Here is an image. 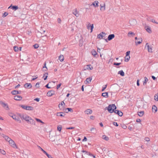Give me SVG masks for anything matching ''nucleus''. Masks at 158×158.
<instances>
[{
	"label": "nucleus",
	"mask_w": 158,
	"mask_h": 158,
	"mask_svg": "<svg viewBox=\"0 0 158 158\" xmlns=\"http://www.w3.org/2000/svg\"><path fill=\"white\" fill-rule=\"evenodd\" d=\"M147 47L148 49V51L149 52H152V48H150L149 46L148 45V43H147L146 44L145 47Z\"/></svg>",
	"instance_id": "16"
},
{
	"label": "nucleus",
	"mask_w": 158,
	"mask_h": 158,
	"mask_svg": "<svg viewBox=\"0 0 158 158\" xmlns=\"http://www.w3.org/2000/svg\"><path fill=\"white\" fill-rule=\"evenodd\" d=\"M11 117H12L13 119L19 122H21V120L20 119L19 117L16 116L15 115L12 114H11L9 115Z\"/></svg>",
	"instance_id": "5"
},
{
	"label": "nucleus",
	"mask_w": 158,
	"mask_h": 158,
	"mask_svg": "<svg viewBox=\"0 0 158 158\" xmlns=\"http://www.w3.org/2000/svg\"><path fill=\"white\" fill-rule=\"evenodd\" d=\"M43 69L45 68V69H44V71H46L48 69L47 68V67L46 66V62H45V63H44V66H43Z\"/></svg>",
	"instance_id": "41"
},
{
	"label": "nucleus",
	"mask_w": 158,
	"mask_h": 158,
	"mask_svg": "<svg viewBox=\"0 0 158 158\" xmlns=\"http://www.w3.org/2000/svg\"><path fill=\"white\" fill-rule=\"evenodd\" d=\"M65 105V104L64 101H62L61 102V103H60L58 105V107L60 110H64V108Z\"/></svg>",
	"instance_id": "6"
},
{
	"label": "nucleus",
	"mask_w": 158,
	"mask_h": 158,
	"mask_svg": "<svg viewBox=\"0 0 158 158\" xmlns=\"http://www.w3.org/2000/svg\"><path fill=\"white\" fill-rule=\"evenodd\" d=\"M4 138L6 141L8 142L11 139L7 135L5 136V137Z\"/></svg>",
	"instance_id": "36"
},
{
	"label": "nucleus",
	"mask_w": 158,
	"mask_h": 158,
	"mask_svg": "<svg viewBox=\"0 0 158 158\" xmlns=\"http://www.w3.org/2000/svg\"><path fill=\"white\" fill-rule=\"evenodd\" d=\"M90 131L93 134H96L97 133V130L95 128L93 127L91 128Z\"/></svg>",
	"instance_id": "20"
},
{
	"label": "nucleus",
	"mask_w": 158,
	"mask_h": 158,
	"mask_svg": "<svg viewBox=\"0 0 158 158\" xmlns=\"http://www.w3.org/2000/svg\"><path fill=\"white\" fill-rule=\"evenodd\" d=\"M92 54V55L94 56L95 57L97 55V53L96 51L94 50L93 49L91 52Z\"/></svg>",
	"instance_id": "23"
},
{
	"label": "nucleus",
	"mask_w": 158,
	"mask_h": 158,
	"mask_svg": "<svg viewBox=\"0 0 158 158\" xmlns=\"http://www.w3.org/2000/svg\"><path fill=\"white\" fill-rule=\"evenodd\" d=\"M48 73H45L44 75V76L43 77H44V80H46L47 79V78L48 77Z\"/></svg>",
	"instance_id": "34"
},
{
	"label": "nucleus",
	"mask_w": 158,
	"mask_h": 158,
	"mask_svg": "<svg viewBox=\"0 0 158 158\" xmlns=\"http://www.w3.org/2000/svg\"><path fill=\"white\" fill-rule=\"evenodd\" d=\"M11 7L12 9L15 10H16L18 9V6H12L11 5L8 8H10Z\"/></svg>",
	"instance_id": "18"
},
{
	"label": "nucleus",
	"mask_w": 158,
	"mask_h": 158,
	"mask_svg": "<svg viewBox=\"0 0 158 158\" xmlns=\"http://www.w3.org/2000/svg\"><path fill=\"white\" fill-rule=\"evenodd\" d=\"M121 63H116V62H114V63L113 64L114 65H120V64H121Z\"/></svg>",
	"instance_id": "50"
},
{
	"label": "nucleus",
	"mask_w": 158,
	"mask_h": 158,
	"mask_svg": "<svg viewBox=\"0 0 158 158\" xmlns=\"http://www.w3.org/2000/svg\"><path fill=\"white\" fill-rule=\"evenodd\" d=\"M81 152H85V154H88V153H89V152H88V151H85V150H83L82 151H81Z\"/></svg>",
	"instance_id": "57"
},
{
	"label": "nucleus",
	"mask_w": 158,
	"mask_h": 158,
	"mask_svg": "<svg viewBox=\"0 0 158 158\" xmlns=\"http://www.w3.org/2000/svg\"><path fill=\"white\" fill-rule=\"evenodd\" d=\"M138 114L139 116L140 117H142L143 116L144 114V112L143 111H141L139 112H138Z\"/></svg>",
	"instance_id": "29"
},
{
	"label": "nucleus",
	"mask_w": 158,
	"mask_h": 158,
	"mask_svg": "<svg viewBox=\"0 0 158 158\" xmlns=\"http://www.w3.org/2000/svg\"><path fill=\"white\" fill-rule=\"evenodd\" d=\"M107 108V110L110 113L114 112L120 116H122L123 115V113L118 110H114L116 109V107L114 104L109 105Z\"/></svg>",
	"instance_id": "1"
},
{
	"label": "nucleus",
	"mask_w": 158,
	"mask_h": 158,
	"mask_svg": "<svg viewBox=\"0 0 158 158\" xmlns=\"http://www.w3.org/2000/svg\"><path fill=\"white\" fill-rule=\"evenodd\" d=\"M86 66V69H87L92 70L93 69V67L91 64L87 65Z\"/></svg>",
	"instance_id": "26"
},
{
	"label": "nucleus",
	"mask_w": 158,
	"mask_h": 158,
	"mask_svg": "<svg viewBox=\"0 0 158 158\" xmlns=\"http://www.w3.org/2000/svg\"><path fill=\"white\" fill-rule=\"evenodd\" d=\"M0 104L4 108H6V109L8 110L9 109L7 103L3 102L2 101H0Z\"/></svg>",
	"instance_id": "7"
},
{
	"label": "nucleus",
	"mask_w": 158,
	"mask_h": 158,
	"mask_svg": "<svg viewBox=\"0 0 158 158\" xmlns=\"http://www.w3.org/2000/svg\"><path fill=\"white\" fill-rule=\"evenodd\" d=\"M0 152L3 155H5L6 154V152L0 148Z\"/></svg>",
	"instance_id": "39"
},
{
	"label": "nucleus",
	"mask_w": 158,
	"mask_h": 158,
	"mask_svg": "<svg viewBox=\"0 0 158 158\" xmlns=\"http://www.w3.org/2000/svg\"><path fill=\"white\" fill-rule=\"evenodd\" d=\"M90 24L89 23V24L87 25V28L89 29L90 27Z\"/></svg>",
	"instance_id": "59"
},
{
	"label": "nucleus",
	"mask_w": 158,
	"mask_h": 158,
	"mask_svg": "<svg viewBox=\"0 0 158 158\" xmlns=\"http://www.w3.org/2000/svg\"><path fill=\"white\" fill-rule=\"evenodd\" d=\"M154 99L156 101H158V93L156 94L154 96Z\"/></svg>",
	"instance_id": "40"
},
{
	"label": "nucleus",
	"mask_w": 158,
	"mask_h": 158,
	"mask_svg": "<svg viewBox=\"0 0 158 158\" xmlns=\"http://www.w3.org/2000/svg\"><path fill=\"white\" fill-rule=\"evenodd\" d=\"M102 96L105 98H107L108 97V93L107 92L103 93L102 94Z\"/></svg>",
	"instance_id": "24"
},
{
	"label": "nucleus",
	"mask_w": 158,
	"mask_h": 158,
	"mask_svg": "<svg viewBox=\"0 0 158 158\" xmlns=\"http://www.w3.org/2000/svg\"><path fill=\"white\" fill-rule=\"evenodd\" d=\"M125 58V61L127 62L130 60V56H128L127 58H126V56Z\"/></svg>",
	"instance_id": "42"
},
{
	"label": "nucleus",
	"mask_w": 158,
	"mask_h": 158,
	"mask_svg": "<svg viewBox=\"0 0 158 158\" xmlns=\"http://www.w3.org/2000/svg\"><path fill=\"white\" fill-rule=\"evenodd\" d=\"M92 79L91 77H89L87 78L86 79V81L87 83H89V82H91Z\"/></svg>",
	"instance_id": "32"
},
{
	"label": "nucleus",
	"mask_w": 158,
	"mask_h": 158,
	"mask_svg": "<svg viewBox=\"0 0 158 158\" xmlns=\"http://www.w3.org/2000/svg\"><path fill=\"white\" fill-rule=\"evenodd\" d=\"M72 13L77 17H79L80 15L79 12L77 11L76 8L74 10Z\"/></svg>",
	"instance_id": "8"
},
{
	"label": "nucleus",
	"mask_w": 158,
	"mask_h": 158,
	"mask_svg": "<svg viewBox=\"0 0 158 158\" xmlns=\"http://www.w3.org/2000/svg\"><path fill=\"white\" fill-rule=\"evenodd\" d=\"M40 83L39 82H37L36 85H35V86L37 88H39V85Z\"/></svg>",
	"instance_id": "52"
},
{
	"label": "nucleus",
	"mask_w": 158,
	"mask_h": 158,
	"mask_svg": "<svg viewBox=\"0 0 158 158\" xmlns=\"http://www.w3.org/2000/svg\"><path fill=\"white\" fill-rule=\"evenodd\" d=\"M130 53V51H128L127 52H126V56H129Z\"/></svg>",
	"instance_id": "56"
},
{
	"label": "nucleus",
	"mask_w": 158,
	"mask_h": 158,
	"mask_svg": "<svg viewBox=\"0 0 158 158\" xmlns=\"http://www.w3.org/2000/svg\"><path fill=\"white\" fill-rule=\"evenodd\" d=\"M35 119L37 122L44 123L43 121H42L41 120L36 118H35Z\"/></svg>",
	"instance_id": "45"
},
{
	"label": "nucleus",
	"mask_w": 158,
	"mask_h": 158,
	"mask_svg": "<svg viewBox=\"0 0 158 158\" xmlns=\"http://www.w3.org/2000/svg\"><path fill=\"white\" fill-rule=\"evenodd\" d=\"M55 93V92L54 90H50L47 93V95L48 97H51L53 95H54Z\"/></svg>",
	"instance_id": "11"
},
{
	"label": "nucleus",
	"mask_w": 158,
	"mask_h": 158,
	"mask_svg": "<svg viewBox=\"0 0 158 158\" xmlns=\"http://www.w3.org/2000/svg\"><path fill=\"white\" fill-rule=\"evenodd\" d=\"M151 21L153 23H155L156 24H158V23L156 22V21H155V20H154V19H152L151 20Z\"/></svg>",
	"instance_id": "55"
},
{
	"label": "nucleus",
	"mask_w": 158,
	"mask_h": 158,
	"mask_svg": "<svg viewBox=\"0 0 158 158\" xmlns=\"http://www.w3.org/2000/svg\"><path fill=\"white\" fill-rule=\"evenodd\" d=\"M62 129V127H59L58 126L57 128V129L58 130L60 131Z\"/></svg>",
	"instance_id": "53"
},
{
	"label": "nucleus",
	"mask_w": 158,
	"mask_h": 158,
	"mask_svg": "<svg viewBox=\"0 0 158 158\" xmlns=\"http://www.w3.org/2000/svg\"><path fill=\"white\" fill-rule=\"evenodd\" d=\"M74 128V127H67L66 128V129H73Z\"/></svg>",
	"instance_id": "58"
},
{
	"label": "nucleus",
	"mask_w": 158,
	"mask_h": 158,
	"mask_svg": "<svg viewBox=\"0 0 158 158\" xmlns=\"http://www.w3.org/2000/svg\"><path fill=\"white\" fill-rule=\"evenodd\" d=\"M13 49L14 51L15 52H17L19 50V48L17 46H14Z\"/></svg>",
	"instance_id": "38"
},
{
	"label": "nucleus",
	"mask_w": 158,
	"mask_h": 158,
	"mask_svg": "<svg viewBox=\"0 0 158 158\" xmlns=\"http://www.w3.org/2000/svg\"><path fill=\"white\" fill-rule=\"evenodd\" d=\"M8 15V13L6 12H5L2 15V17H5L6 16H7Z\"/></svg>",
	"instance_id": "49"
},
{
	"label": "nucleus",
	"mask_w": 158,
	"mask_h": 158,
	"mask_svg": "<svg viewBox=\"0 0 158 158\" xmlns=\"http://www.w3.org/2000/svg\"><path fill=\"white\" fill-rule=\"evenodd\" d=\"M113 125L115 126L116 127H118V124L116 122H114L113 123Z\"/></svg>",
	"instance_id": "51"
},
{
	"label": "nucleus",
	"mask_w": 158,
	"mask_h": 158,
	"mask_svg": "<svg viewBox=\"0 0 158 158\" xmlns=\"http://www.w3.org/2000/svg\"><path fill=\"white\" fill-rule=\"evenodd\" d=\"M61 85V83H60V84H58L57 86V87H56L57 89H58V88H59L60 87Z\"/></svg>",
	"instance_id": "62"
},
{
	"label": "nucleus",
	"mask_w": 158,
	"mask_h": 158,
	"mask_svg": "<svg viewBox=\"0 0 158 158\" xmlns=\"http://www.w3.org/2000/svg\"><path fill=\"white\" fill-rule=\"evenodd\" d=\"M11 94L13 95H16L18 94H19V93L18 91H16V90H14L12 91Z\"/></svg>",
	"instance_id": "25"
},
{
	"label": "nucleus",
	"mask_w": 158,
	"mask_h": 158,
	"mask_svg": "<svg viewBox=\"0 0 158 158\" xmlns=\"http://www.w3.org/2000/svg\"><path fill=\"white\" fill-rule=\"evenodd\" d=\"M57 22L59 23H61V19L60 18H58L57 19Z\"/></svg>",
	"instance_id": "61"
},
{
	"label": "nucleus",
	"mask_w": 158,
	"mask_h": 158,
	"mask_svg": "<svg viewBox=\"0 0 158 158\" xmlns=\"http://www.w3.org/2000/svg\"><path fill=\"white\" fill-rule=\"evenodd\" d=\"M90 29H91V31L90 32H92L93 31V30L94 28V25L93 24H91L90 25Z\"/></svg>",
	"instance_id": "43"
},
{
	"label": "nucleus",
	"mask_w": 158,
	"mask_h": 158,
	"mask_svg": "<svg viewBox=\"0 0 158 158\" xmlns=\"http://www.w3.org/2000/svg\"><path fill=\"white\" fill-rule=\"evenodd\" d=\"M138 40H139V41L135 42V44L136 45L140 44L142 42V38H138Z\"/></svg>",
	"instance_id": "21"
},
{
	"label": "nucleus",
	"mask_w": 158,
	"mask_h": 158,
	"mask_svg": "<svg viewBox=\"0 0 158 158\" xmlns=\"http://www.w3.org/2000/svg\"><path fill=\"white\" fill-rule=\"evenodd\" d=\"M90 118L91 119L93 120L94 118V116L93 115H91L90 116Z\"/></svg>",
	"instance_id": "60"
},
{
	"label": "nucleus",
	"mask_w": 158,
	"mask_h": 158,
	"mask_svg": "<svg viewBox=\"0 0 158 158\" xmlns=\"http://www.w3.org/2000/svg\"><path fill=\"white\" fill-rule=\"evenodd\" d=\"M8 142L9 143V145L12 147L14 148L17 147L15 142L11 139L9 140Z\"/></svg>",
	"instance_id": "4"
},
{
	"label": "nucleus",
	"mask_w": 158,
	"mask_h": 158,
	"mask_svg": "<svg viewBox=\"0 0 158 158\" xmlns=\"http://www.w3.org/2000/svg\"><path fill=\"white\" fill-rule=\"evenodd\" d=\"M84 113L86 114H91L93 113L92 110L90 109H87L84 111Z\"/></svg>",
	"instance_id": "9"
},
{
	"label": "nucleus",
	"mask_w": 158,
	"mask_h": 158,
	"mask_svg": "<svg viewBox=\"0 0 158 158\" xmlns=\"http://www.w3.org/2000/svg\"><path fill=\"white\" fill-rule=\"evenodd\" d=\"M118 74H120L122 76H123L124 75V73L122 70L118 71Z\"/></svg>",
	"instance_id": "27"
},
{
	"label": "nucleus",
	"mask_w": 158,
	"mask_h": 158,
	"mask_svg": "<svg viewBox=\"0 0 158 158\" xmlns=\"http://www.w3.org/2000/svg\"><path fill=\"white\" fill-rule=\"evenodd\" d=\"M22 99V97L20 95H15L14 97V99L17 101H20Z\"/></svg>",
	"instance_id": "13"
},
{
	"label": "nucleus",
	"mask_w": 158,
	"mask_h": 158,
	"mask_svg": "<svg viewBox=\"0 0 158 158\" xmlns=\"http://www.w3.org/2000/svg\"><path fill=\"white\" fill-rule=\"evenodd\" d=\"M115 37V35L114 34H110L108 35V37L107 40L109 41L112 40ZM105 40L106 42H107V39H105Z\"/></svg>",
	"instance_id": "10"
},
{
	"label": "nucleus",
	"mask_w": 158,
	"mask_h": 158,
	"mask_svg": "<svg viewBox=\"0 0 158 158\" xmlns=\"http://www.w3.org/2000/svg\"><path fill=\"white\" fill-rule=\"evenodd\" d=\"M56 115L61 117H64L65 116V114L62 112H58L56 113Z\"/></svg>",
	"instance_id": "15"
},
{
	"label": "nucleus",
	"mask_w": 158,
	"mask_h": 158,
	"mask_svg": "<svg viewBox=\"0 0 158 158\" xmlns=\"http://www.w3.org/2000/svg\"><path fill=\"white\" fill-rule=\"evenodd\" d=\"M102 138L106 141L109 140V138L106 135H103L102 136Z\"/></svg>",
	"instance_id": "33"
},
{
	"label": "nucleus",
	"mask_w": 158,
	"mask_h": 158,
	"mask_svg": "<svg viewBox=\"0 0 158 158\" xmlns=\"http://www.w3.org/2000/svg\"><path fill=\"white\" fill-rule=\"evenodd\" d=\"M97 38L99 39H103L102 34V32L100 33L98 35Z\"/></svg>",
	"instance_id": "28"
},
{
	"label": "nucleus",
	"mask_w": 158,
	"mask_h": 158,
	"mask_svg": "<svg viewBox=\"0 0 158 158\" xmlns=\"http://www.w3.org/2000/svg\"><path fill=\"white\" fill-rule=\"evenodd\" d=\"M152 110L153 112H154L155 113H156L157 110V107L155 105H153L152 106Z\"/></svg>",
	"instance_id": "17"
},
{
	"label": "nucleus",
	"mask_w": 158,
	"mask_h": 158,
	"mask_svg": "<svg viewBox=\"0 0 158 158\" xmlns=\"http://www.w3.org/2000/svg\"><path fill=\"white\" fill-rule=\"evenodd\" d=\"M106 87H107V85H104L102 87V91H104V90L106 88Z\"/></svg>",
	"instance_id": "46"
},
{
	"label": "nucleus",
	"mask_w": 158,
	"mask_h": 158,
	"mask_svg": "<svg viewBox=\"0 0 158 158\" xmlns=\"http://www.w3.org/2000/svg\"><path fill=\"white\" fill-rule=\"evenodd\" d=\"M20 106L24 109L28 110H33L34 108L31 106H28L24 105H20Z\"/></svg>",
	"instance_id": "2"
},
{
	"label": "nucleus",
	"mask_w": 158,
	"mask_h": 158,
	"mask_svg": "<svg viewBox=\"0 0 158 158\" xmlns=\"http://www.w3.org/2000/svg\"><path fill=\"white\" fill-rule=\"evenodd\" d=\"M64 110H65V112L66 113H68V112L69 111L71 112H73V110L71 108H67L66 109H65Z\"/></svg>",
	"instance_id": "22"
},
{
	"label": "nucleus",
	"mask_w": 158,
	"mask_h": 158,
	"mask_svg": "<svg viewBox=\"0 0 158 158\" xmlns=\"http://www.w3.org/2000/svg\"><path fill=\"white\" fill-rule=\"evenodd\" d=\"M146 31L149 33H151L152 32V30L150 27H148L146 29Z\"/></svg>",
	"instance_id": "31"
},
{
	"label": "nucleus",
	"mask_w": 158,
	"mask_h": 158,
	"mask_svg": "<svg viewBox=\"0 0 158 158\" xmlns=\"http://www.w3.org/2000/svg\"><path fill=\"white\" fill-rule=\"evenodd\" d=\"M130 35H135V34L133 33V32H131V31H130L128 32V36H130Z\"/></svg>",
	"instance_id": "47"
},
{
	"label": "nucleus",
	"mask_w": 158,
	"mask_h": 158,
	"mask_svg": "<svg viewBox=\"0 0 158 158\" xmlns=\"http://www.w3.org/2000/svg\"><path fill=\"white\" fill-rule=\"evenodd\" d=\"M34 48H37L39 47V46L38 44H35L33 45Z\"/></svg>",
	"instance_id": "48"
},
{
	"label": "nucleus",
	"mask_w": 158,
	"mask_h": 158,
	"mask_svg": "<svg viewBox=\"0 0 158 158\" xmlns=\"http://www.w3.org/2000/svg\"><path fill=\"white\" fill-rule=\"evenodd\" d=\"M98 1H95L92 3L91 5H93L95 7H98Z\"/></svg>",
	"instance_id": "19"
},
{
	"label": "nucleus",
	"mask_w": 158,
	"mask_h": 158,
	"mask_svg": "<svg viewBox=\"0 0 158 158\" xmlns=\"http://www.w3.org/2000/svg\"><path fill=\"white\" fill-rule=\"evenodd\" d=\"M87 141V138L86 137H84L83 139L82 140L83 141Z\"/></svg>",
	"instance_id": "64"
},
{
	"label": "nucleus",
	"mask_w": 158,
	"mask_h": 158,
	"mask_svg": "<svg viewBox=\"0 0 158 158\" xmlns=\"http://www.w3.org/2000/svg\"><path fill=\"white\" fill-rule=\"evenodd\" d=\"M100 6L101 7L100 10H102H102H105V3L104 4L103 6H102L101 5H100Z\"/></svg>",
	"instance_id": "37"
},
{
	"label": "nucleus",
	"mask_w": 158,
	"mask_h": 158,
	"mask_svg": "<svg viewBox=\"0 0 158 158\" xmlns=\"http://www.w3.org/2000/svg\"><path fill=\"white\" fill-rule=\"evenodd\" d=\"M27 122L31 124L35 125V121L32 119L31 118L29 119Z\"/></svg>",
	"instance_id": "14"
},
{
	"label": "nucleus",
	"mask_w": 158,
	"mask_h": 158,
	"mask_svg": "<svg viewBox=\"0 0 158 158\" xmlns=\"http://www.w3.org/2000/svg\"><path fill=\"white\" fill-rule=\"evenodd\" d=\"M24 87L27 89H30L32 87V85L31 83H26L24 85Z\"/></svg>",
	"instance_id": "12"
},
{
	"label": "nucleus",
	"mask_w": 158,
	"mask_h": 158,
	"mask_svg": "<svg viewBox=\"0 0 158 158\" xmlns=\"http://www.w3.org/2000/svg\"><path fill=\"white\" fill-rule=\"evenodd\" d=\"M19 116L22 119H24L27 122L31 118L30 117L26 114L21 115L20 114H19Z\"/></svg>",
	"instance_id": "3"
},
{
	"label": "nucleus",
	"mask_w": 158,
	"mask_h": 158,
	"mask_svg": "<svg viewBox=\"0 0 158 158\" xmlns=\"http://www.w3.org/2000/svg\"><path fill=\"white\" fill-rule=\"evenodd\" d=\"M145 80L143 82V85H146L147 84V82L148 81V80L147 78L146 77H144Z\"/></svg>",
	"instance_id": "30"
},
{
	"label": "nucleus",
	"mask_w": 158,
	"mask_h": 158,
	"mask_svg": "<svg viewBox=\"0 0 158 158\" xmlns=\"http://www.w3.org/2000/svg\"><path fill=\"white\" fill-rule=\"evenodd\" d=\"M34 100L37 102H39L40 101V98H35L34 99Z\"/></svg>",
	"instance_id": "63"
},
{
	"label": "nucleus",
	"mask_w": 158,
	"mask_h": 158,
	"mask_svg": "<svg viewBox=\"0 0 158 158\" xmlns=\"http://www.w3.org/2000/svg\"><path fill=\"white\" fill-rule=\"evenodd\" d=\"M33 77H34L33 78L31 79V81H34L36 79H37V78H38V77H36V76H33Z\"/></svg>",
	"instance_id": "54"
},
{
	"label": "nucleus",
	"mask_w": 158,
	"mask_h": 158,
	"mask_svg": "<svg viewBox=\"0 0 158 158\" xmlns=\"http://www.w3.org/2000/svg\"><path fill=\"white\" fill-rule=\"evenodd\" d=\"M82 41H83L82 40H79V45L80 47H81L82 45Z\"/></svg>",
	"instance_id": "44"
},
{
	"label": "nucleus",
	"mask_w": 158,
	"mask_h": 158,
	"mask_svg": "<svg viewBox=\"0 0 158 158\" xmlns=\"http://www.w3.org/2000/svg\"><path fill=\"white\" fill-rule=\"evenodd\" d=\"M64 59V57L63 55L60 56L59 57V59L61 61H63Z\"/></svg>",
	"instance_id": "35"
}]
</instances>
